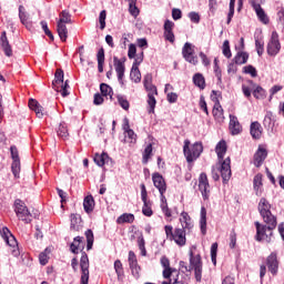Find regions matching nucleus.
Listing matches in <instances>:
<instances>
[{
  "mask_svg": "<svg viewBox=\"0 0 284 284\" xmlns=\"http://www.w3.org/2000/svg\"><path fill=\"white\" fill-rule=\"evenodd\" d=\"M0 236L3 239V241L9 245V247H12V254L13 256H19V243L17 242V237L10 232V229L8 226H4L0 229Z\"/></svg>",
  "mask_w": 284,
  "mask_h": 284,
  "instance_id": "423d86ee",
  "label": "nucleus"
},
{
  "mask_svg": "<svg viewBox=\"0 0 284 284\" xmlns=\"http://www.w3.org/2000/svg\"><path fill=\"white\" fill-rule=\"evenodd\" d=\"M219 94V91H212L211 99L212 101H216L215 105L213 106V116L216 121H223L225 116H223V106H221V103L219 102V98H216Z\"/></svg>",
  "mask_w": 284,
  "mask_h": 284,
  "instance_id": "2eb2a0df",
  "label": "nucleus"
},
{
  "mask_svg": "<svg viewBox=\"0 0 284 284\" xmlns=\"http://www.w3.org/2000/svg\"><path fill=\"white\" fill-rule=\"evenodd\" d=\"M100 92L103 97H110L112 99V95L114 94V91L112 90V87H110L106 83L100 84Z\"/></svg>",
  "mask_w": 284,
  "mask_h": 284,
  "instance_id": "37998d69",
  "label": "nucleus"
},
{
  "mask_svg": "<svg viewBox=\"0 0 284 284\" xmlns=\"http://www.w3.org/2000/svg\"><path fill=\"white\" fill-rule=\"evenodd\" d=\"M160 207L164 214V216H166V219H170L172 216V209H170V206H168V199L165 197V193H160Z\"/></svg>",
  "mask_w": 284,
  "mask_h": 284,
  "instance_id": "bb28decb",
  "label": "nucleus"
},
{
  "mask_svg": "<svg viewBox=\"0 0 284 284\" xmlns=\"http://www.w3.org/2000/svg\"><path fill=\"white\" fill-rule=\"evenodd\" d=\"M231 134L233 136H236V134H241L243 128L241 126V123L239 122V118L235 115L230 114V125Z\"/></svg>",
  "mask_w": 284,
  "mask_h": 284,
  "instance_id": "5701e85b",
  "label": "nucleus"
},
{
  "mask_svg": "<svg viewBox=\"0 0 284 284\" xmlns=\"http://www.w3.org/2000/svg\"><path fill=\"white\" fill-rule=\"evenodd\" d=\"M128 57L129 59H134L136 57V45L134 43L129 45Z\"/></svg>",
  "mask_w": 284,
  "mask_h": 284,
  "instance_id": "338daca9",
  "label": "nucleus"
},
{
  "mask_svg": "<svg viewBox=\"0 0 284 284\" xmlns=\"http://www.w3.org/2000/svg\"><path fill=\"white\" fill-rule=\"evenodd\" d=\"M70 227L73 232H79V230H81V215L71 214V226Z\"/></svg>",
  "mask_w": 284,
  "mask_h": 284,
  "instance_id": "c9c22d12",
  "label": "nucleus"
},
{
  "mask_svg": "<svg viewBox=\"0 0 284 284\" xmlns=\"http://www.w3.org/2000/svg\"><path fill=\"white\" fill-rule=\"evenodd\" d=\"M215 152L217 154L219 163H220V172L222 176V181L224 185H227L230 183V179H232V160L230 158H226L225 160L224 156L227 152V143L225 140H221L216 146H215Z\"/></svg>",
  "mask_w": 284,
  "mask_h": 284,
  "instance_id": "f03ea898",
  "label": "nucleus"
},
{
  "mask_svg": "<svg viewBox=\"0 0 284 284\" xmlns=\"http://www.w3.org/2000/svg\"><path fill=\"white\" fill-rule=\"evenodd\" d=\"M152 181L154 187L159 190L160 194H165V192H168V184H165V179H163V175L160 173H153Z\"/></svg>",
  "mask_w": 284,
  "mask_h": 284,
  "instance_id": "f3484780",
  "label": "nucleus"
},
{
  "mask_svg": "<svg viewBox=\"0 0 284 284\" xmlns=\"http://www.w3.org/2000/svg\"><path fill=\"white\" fill-rule=\"evenodd\" d=\"M81 254L82 255L80 258V284H88L90 283V258L88 257V253H85V251H82Z\"/></svg>",
  "mask_w": 284,
  "mask_h": 284,
  "instance_id": "0eeeda50",
  "label": "nucleus"
},
{
  "mask_svg": "<svg viewBox=\"0 0 284 284\" xmlns=\"http://www.w3.org/2000/svg\"><path fill=\"white\" fill-rule=\"evenodd\" d=\"M93 161L95 164H98L99 168H103V165H105L106 163H110L112 159H110V155H108V153L102 152L101 154L95 153Z\"/></svg>",
  "mask_w": 284,
  "mask_h": 284,
  "instance_id": "a878e982",
  "label": "nucleus"
},
{
  "mask_svg": "<svg viewBox=\"0 0 284 284\" xmlns=\"http://www.w3.org/2000/svg\"><path fill=\"white\" fill-rule=\"evenodd\" d=\"M85 239H87V250L90 251L92 248V245H94V233L92 230L85 231Z\"/></svg>",
  "mask_w": 284,
  "mask_h": 284,
  "instance_id": "a18cd8bd",
  "label": "nucleus"
},
{
  "mask_svg": "<svg viewBox=\"0 0 284 284\" xmlns=\"http://www.w3.org/2000/svg\"><path fill=\"white\" fill-rule=\"evenodd\" d=\"M141 200L143 203L142 207H152V202L148 200V189H145V184H141Z\"/></svg>",
  "mask_w": 284,
  "mask_h": 284,
  "instance_id": "4c0bfd02",
  "label": "nucleus"
},
{
  "mask_svg": "<svg viewBox=\"0 0 284 284\" xmlns=\"http://www.w3.org/2000/svg\"><path fill=\"white\" fill-rule=\"evenodd\" d=\"M0 47L2 48L6 57H12V45H10V41L8 40L6 31L1 32Z\"/></svg>",
  "mask_w": 284,
  "mask_h": 284,
  "instance_id": "412c9836",
  "label": "nucleus"
},
{
  "mask_svg": "<svg viewBox=\"0 0 284 284\" xmlns=\"http://www.w3.org/2000/svg\"><path fill=\"white\" fill-rule=\"evenodd\" d=\"M114 270L118 278L120 280L121 276H123V264L121 263V260H116L114 262Z\"/></svg>",
  "mask_w": 284,
  "mask_h": 284,
  "instance_id": "bf43d9fd",
  "label": "nucleus"
},
{
  "mask_svg": "<svg viewBox=\"0 0 284 284\" xmlns=\"http://www.w3.org/2000/svg\"><path fill=\"white\" fill-rule=\"evenodd\" d=\"M63 70L57 69L54 80L52 81L53 90L59 91V85H63Z\"/></svg>",
  "mask_w": 284,
  "mask_h": 284,
  "instance_id": "7c9ffc66",
  "label": "nucleus"
},
{
  "mask_svg": "<svg viewBox=\"0 0 284 284\" xmlns=\"http://www.w3.org/2000/svg\"><path fill=\"white\" fill-rule=\"evenodd\" d=\"M255 48L258 57H263V53L265 52V42H263V40L255 39Z\"/></svg>",
  "mask_w": 284,
  "mask_h": 284,
  "instance_id": "5fc2aeb1",
  "label": "nucleus"
},
{
  "mask_svg": "<svg viewBox=\"0 0 284 284\" xmlns=\"http://www.w3.org/2000/svg\"><path fill=\"white\" fill-rule=\"evenodd\" d=\"M149 114H154V108H156V98L154 94L148 93Z\"/></svg>",
  "mask_w": 284,
  "mask_h": 284,
  "instance_id": "de8ad7c7",
  "label": "nucleus"
},
{
  "mask_svg": "<svg viewBox=\"0 0 284 284\" xmlns=\"http://www.w3.org/2000/svg\"><path fill=\"white\" fill-rule=\"evenodd\" d=\"M116 223L119 225H121L123 223H134V214H132V213H123L122 215H120L118 217Z\"/></svg>",
  "mask_w": 284,
  "mask_h": 284,
  "instance_id": "ea45409f",
  "label": "nucleus"
},
{
  "mask_svg": "<svg viewBox=\"0 0 284 284\" xmlns=\"http://www.w3.org/2000/svg\"><path fill=\"white\" fill-rule=\"evenodd\" d=\"M247 59H250V53L245 51H239L233 58V61L236 63V65H244V63H247Z\"/></svg>",
  "mask_w": 284,
  "mask_h": 284,
  "instance_id": "2f4dec72",
  "label": "nucleus"
},
{
  "mask_svg": "<svg viewBox=\"0 0 284 284\" xmlns=\"http://www.w3.org/2000/svg\"><path fill=\"white\" fill-rule=\"evenodd\" d=\"M250 134L254 141L261 140V136H263V126L261 125V122L255 121L251 123Z\"/></svg>",
  "mask_w": 284,
  "mask_h": 284,
  "instance_id": "6ab92c4d",
  "label": "nucleus"
},
{
  "mask_svg": "<svg viewBox=\"0 0 284 284\" xmlns=\"http://www.w3.org/2000/svg\"><path fill=\"white\" fill-rule=\"evenodd\" d=\"M250 4L256 13L257 19L267 26V23H270V18L267 17V13H265V10H263V7H261V3L256 2V0H250Z\"/></svg>",
  "mask_w": 284,
  "mask_h": 284,
  "instance_id": "4468645a",
  "label": "nucleus"
},
{
  "mask_svg": "<svg viewBox=\"0 0 284 284\" xmlns=\"http://www.w3.org/2000/svg\"><path fill=\"white\" fill-rule=\"evenodd\" d=\"M275 123L276 120L274 119V113H272V111H267L263 120L265 130H274Z\"/></svg>",
  "mask_w": 284,
  "mask_h": 284,
  "instance_id": "c756f323",
  "label": "nucleus"
},
{
  "mask_svg": "<svg viewBox=\"0 0 284 284\" xmlns=\"http://www.w3.org/2000/svg\"><path fill=\"white\" fill-rule=\"evenodd\" d=\"M183 152L184 156L186 159L187 163H194L201 154H203V143L201 142H195L191 148H190V140L184 141V146H183Z\"/></svg>",
  "mask_w": 284,
  "mask_h": 284,
  "instance_id": "7ed1b4c3",
  "label": "nucleus"
},
{
  "mask_svg": "<svg viewBox=\"0 0 284 284\" xmlns=\"http://www.w3.org/2000/svg\"><path fill=\"white\" fill-rule=\"evenodd\" d=\"M130 79L131 81H134V83H141V71L139 70V67L132 65Z\"/></svg>",
  "mask_w": 284,
  "mask_h": 284,
  "instance_id": "a19ab883",
  "label": "nucleus"
},
{
  "mask_svg": "<svg viewBox=\"0 0 284 284\" xmlns=\"http://www.w3.org/2000/svg\"><path fill=\"white\" fill-rule=\"evenodd\" d=\"M164 38L170 43H174L175 37H174V22L172 20H165L164 21Z\"/></svg>",
  "mask_w": 284,
  "mask_h": 284,
  "instance_id": "a211bd4d",
  "label": "nucleus"
},
{
  "mask_svg": "<svg viewBox=\"0 0 284 284\" xmlns=\"http://www.w3.org/2000/svg\"><path fill=\"white\" fill-rule=\"evenodd\" d=\"M199 190L203 196L204 201L210 199V181L207 180V174L201 173L199 176Z\"/></svg>",
  "mask_w": 284,
  "mask_h": 284,
  "instance_id": "9b49d317",
  "label": "nucleus"
},
{
  "mask_svg": "<svg viewBox=\"0 0 284 284\" xmlns=\"http://www.w3.org/2000/svg\"><path fill=\"white\" fill-rule=\"evenodd\" d=\"M11 172L14 179H19V174L21 172V160H16L11 164Z\"/></svg>",
  "mask_w": 284,
  "mask_h": 284,
  "instance_id": "49530a36",
  "label": "nucleus"
},
{
  "mask_svg": "<svg viewBox=\"0 0 284 284\" xmlns=\"http://www.w3.org/2000/svg\"><path fill=\"white\" fill-rule=\"evenodd\" d=\"M192 270H194L196 283H201L203 276V262L201 261V255L197 254L194 256V252L190 251L189 272H192Z\"/></svg>",
  "mask_w": 284,
  "mask_h": 284,
  "instance_id": "39448f33",
  "label": "nucleus"
},
{
  "mask_svg": "<svg viewBox=\"0 0 284 284\" xmlns=\"http://www.w3.org/2000/svg\"><path fill=\"white\" fill-rule=\"evenodd\" d=\"M248 83H250V85L255 88L253 90V97L255 99L263 100L267 97V91H265V89H263V87L256 85V83H254V80H248Z\"/></svg>",
  "mask_w": 284,
  "mask_h": 284,
  "instance_id": "b1692460",
  "label": "nucleus"
},
{
  "mask_svg": "<svg viewBox=\"0 0 284 284\" xmlns=\"http://www.w3.org/2000/svg\"><path fill=\"white\" fill-rule=\"evenodd\" d=\"M193 83L196 88H200V90H205V77L201 73H195L193 75Z\"/></svg>",
  "mask_w": 284,
  "mask_h": 284,
  "instance_id": "58836bf2",
  "label": "nucleus"
},
{
  "mask_svg": "<svg viewBox=\"0 0 284 284\" xmlns=\"http://www.w3.org/2000/svg\"><path fill=\"white\" fill-rule=\"evenodd\" d=\"M250 4L256 13L257 19L267 26V23H270V18L267 17V13H265V10H263V7H261V3L256 2V0H250Z\"/></svg>",
  "mask_w": 284,
  "mask_h": 284,
  "instance_id": "ddd939ff",
  "label": "nucleus"
},
{
  "mask_svg": "<svg viewBox=\"0 0 284 284\" xmlns=\"http://www.w3.org/2000/svg\"><path fill=\"white\" fill-rule=\"evenodd\" d=\"M58 23H72V14H70V11L63 10L60 13V19L58 20Z\"/></svg>",
  "mask_w": 284,
  "mask_h": 284,
  "instance_id": "c03bdc74",
  "label": "nucleus"
},
{
  "mask_svg": "<svg viewBox=\"0 0 284 284\" xmlns=\"http://www.w3.org/2000/svg\"><path fill=\"white\" fill-rule=\"evenodd\" d=\"M181 225H182V230H192V227H194V223H192V217H190V214H187V212H182L181 213Z\"/></svg>",
  "mask_w": 284,
  "mask_h": 284,
  "instance_id": "c85d7f7f",
  "label": "nucleus"
},
{
  "mask_svg": "<svg viewBox=\"0 0 284 284\" xmlns=\"http://www.w3.org/2000/svg\"><path fill=\"white\" fill-rule=\"evenodd\" d=\"M68 88H70V84L68 83V80L62 84H58V92H61V97L65 98L70 95V92H68Z\"/></svg>",
  "mask_w": 284,
  "mask_h": 284,
  "instance_id": "864d4df0",
  "label": "nucleus"
},
{
  "mask_svg": "<svg viewBox=\"0 0 284 284\" xmlns=\"http://www.w3.org/2000/svg\"><path fill=\"white\" fill-rule=\"evenodd\" d=\"M98 59V71L100 73L103 72V64L105 63V50L103 48H100L97 53Z\"/></svg>",
  "mask_w": 284,
  "mask_h": 284,
  "instance_id": "f704fd0d",
  "label": "nucleus"
},
{
  "mask_svg": "<svg viewBox=\"0 0 284 284\" xmlns=\"http://www.w3.org/2000/svg\"><path fill=\"white\" fill-rule=\"evenodd\" d=\"M253 187L256 196L263 194V174L257 173L253 179Z\"/></svg>",
  "mask_w": 284,
  "mask_h": 284,
  "instance_id": "393cba45",
  "label": "nucleus"
},
{
  "mask_svg": "<svg viewBox=\"0 0 284 284\" xmlns=\"http://www.w3.org/2000/svg\"><path fill=\"white\" fill-rule=\"evenodd\" d=\"M277 21L284 26V8H277Z\"/></svg>",
  "mask_w": 284,
  "mask_h": 284,
  "instance_id": "774afa93",
  "label": "nucleus"
},
{
  "mask_svg": "<svg viewBox=\"0 0 284 284\" xmlns=\"http://www.w3.org/2000/svg\"><path fill=\"white\" fill-rule=\"evenodd\" d=\"M13 210L16 216H18L20 221H23V223H32V213H30V210H28L26 202H23L21 199H17L14 201Z\"/></svg>",
  "mask_w": 284,
  "mask_h": 284,
  "instance_id": "20e7f679",
  "label": "nucleus"
},
{
  "mask_svg": "<svg viewBox=\"0 0 284 284\" xmlns=\"http://www.w3.org/2000/svg\"><path fill=\"white\" fill-rule=\"evenodd\" d=\"M40 26H41V28H42L44 34H47V37H49V39H50L51 41H54V36L52 34V31H50V29L48 28V22H47L45 20H42V21L40 22Z\"/></svg>",
  "mask_w": 284,
  "mask_h": 284,
  "instance_id": "4d7b16f0",
  "label": "nucleus"
},
{
  "mask_svg": "<svg viewBox=\"0 0 284 284\" xmlns=\"http://www.w3.org/2000/svg\"><path fill=\"white\" fill-rule=\"evenodd\" d=\"M19 19L21 23H28V13H26V8L23 6L19 7Z\"/></svg>",
  "mask_w": 284,
  "mask_h": 284,
  "instance_id": "680f3d73",
  "label": "nucleus"
},
{
  "mask_svg": "<svg viewBox=\"0 0 284 284\" xmlns=\"http://www.w3.org/2000/svg\"><path fill=\"white\" fill-rule=\"evenodd\" d=\"M200 230L203 236L207 234V211L204 206L201 207Z\"/></svg>",
  "mask_w": 284,
  "mask_h": 284,
  "instance_id": "cd10ccee",
  "label": "nucleus"
},
{
  "mask_svg": "<svg viewBox=\"0 0 284 284\" xmlns=\"http://www.w3.org/2000/svg\"><path fill=\"white\" fill-rule=\"evenodd\" d=\"M128 262L132 276H134V278H141V266L139 265L136 254L133 251L129 252Z\"/></svg>",
  "mask_w": 284,
  "mask_h": 284,
  "instance_id": "9d476101",
  "label": "nucleus"
},
{
  "mask_svg": "<svg viewBox=\"0 0 284 284\" xmlns=\"http://www.w3.org/2000/svg\"><path fill=\"white\" fill-rule=\"evenodd\" d=\"M57 134L60 139H63V141H65V139L70 136V133H68V124H65V122L59 124L57 129Z\"/></svg>",
  "mask_w": 284,
  "mask_h": 284,
  "instance_id": "e433bc0d",
  "label": "nucleus"
},
{
  "mask_svg": "<svg viewBox=\"0 0 284 284\" xmlns=\"http://www.w3.org/2000/svg\"><path fill=\"white\" fill-rule=\"evenodd\" d=\"M219 252V243H213L211 245V261L213 263V265H216V254Z\"/></svg>",
  "mask_w": 284,
  "mask_h": 284,
  "instance_id": "13d9d810",
  "label": "nucleus"
},
{
  "mask_svg": "<svg viewBox=\"0 0 284 284\" xmlns=\"http://www.w3.org/2000/svg\"><path fill=\"white\" fill-rule=\"evenodd\" d=\"M257 210L264 221L265 224H261L260 222H255L256 235L255 241L261 243L265 241L266 243H272V236H274V230H276V216L272 214V204L267 201V199L262 197L260 200Z\"/></svg>",
  "mask_w": 284,
  "mask_h": 284,
  "instance_id": "f257e3e1",
  "label": "nucleus"
},
{
  "mask_svg": "<svg viewBox=\"0 0 284 284\" xmlns=\"http://www.w3.org/2000/svg\"><path fill=\"white\" fill-rule=\"evenodd\" d=\"M266 265L268 267V272H271L273 276H276V274H278V255L276 252H272L267 256Z\"/></svg>",
  "mask_w": 284,
  "mask_h": 284,
  "instance_id": "dca6fc26",
  "label": "nucleus"
},
{
  "mask_svg": "<svg viewBox=\"0 0 284 284\" xmlns=\"http://www.w3.org/2000/svg\"><path fill=\"white\" fill-rule=\"evenodd\" d=\"M83 241V237L81 236H75L73 240V243L70 245V250L72 254H79V244H81Z\"/></svg>",
  "mask_w": 284,
  "mask_h": 284,
  "instance_id": "09e8293b",
  "label": "nucleus"
},
{
  "mask_svg": "<svg viewBox=\"0 0 284 284\" xmlns=\"http://www.w3.org/2000/svg\"><path fill=\"white\" fill-rule=\"evenodd\" d=\"M113 65L118 74L120 85H125V82H123V77H125V59L120 60L119 58L113 57Z\"/></svg>",
  "mask_w": 284,
  "mask_h": 284,
  "instance_id": "f8f14e48",
  "label": "nucleus"
},
{
  "mask_svg": "<svg viewBox=\"0 0 284 284\" xmlns=\"http://www.w3.org/2000/svg\"><path fill=\"white\" fill-rule=\"evenodd\" d=\"M118 103L122 106L123 110H130V102L128 99H125V97L118 95Z\"/></svg>",
  "mask_w": 284,
  "mask_h": 284,
  "instance_id": "052dcab7",
  "label": "nucleus"
},
{
  "mask_svg": "<svg viewBox=\"0 0 284 284\" xmlns=\"http://www.w3.org/2000/svg\"><path fill=\"white\" fill-rule=\"evenodd\" d=\"M235 4H236V0H230L229 13H227V20H226L227 26H230L232 23V19L234 17V6Z\"/></svg>",
  "mask_w": 284,
  "mask_h": 284,
  "instance_id": "603ef678",
  "label": "nucleus"
},
{
  "mask_svg": "<svg viewBox=\"0 0 284 284\" xmlns=\"http://www.w3.org/2000/svg\"><path fill=\"white\" fill-rule=\"evenodd\" d=\"M83 207L87 214H91V212H94V197L92 195H87L84 197Z\"/></svg>",
  "mask_w": 284,
  "mask_h": 284,
  "instance_id": "473e14b6",
  "label": "nucleus"
},
{
  "mask_svg": "<svg viewBox=\"0 0 284 284\" xmlns=\"http://www.w3.org/2000/svg\"><path fill=\"white\" fill-rule=\"evenodd\" d=\"M243 73L250 74L253 79H256V77H258V71H256V68H254V65H252V64L244 67Z\"/></svg>",
  "mask_w": 284,
  "mask_h": 284,
  "instance_id": "8fccbe9b",
  "label": "nucleus"
},
{
  "mask_svg": "<svg viewBox=\"0 0 284 284\" xmlns=\"http://www.w3.org/2000/svg\"><path fill=\"white\" fill-rule=\"evenodd\" d=\"M50 250L45 248L44 252L40 253L39 255V261H40V265H48V254H49Z\"/></svg>",
  "mask_w": 284,
  "mask_h": 284,
  "instance_id": "e2e57ef3",
  "label": "nucleus"
},
{
  "mask_svg": "<svg viewBox=\"0 0 284 284\" xmlns=\"http://www.w3.org/2000/svg\"><path fill=\"white\" fill-rule=\"evenodd\" d=\"M231 250H234L236 247V232L234 230L231 231L230 233V244H229Z\"/></svg>",
  "mask_w": 284,
  "mask_h": 284,
  "instance_id": "69168bd1",
  "label": "nucleus"
},
{
  "mask_svg": "<svg viewBox=\"0 0 284 284\" xmlns=\"http://www.w3.org/2000/svg\"><path fill=\"white\" fill-rule=\"evenodd\" d=\"M151 158H152V143H149L142 153V163L146 165V163L150 161Z\"/></svg>",
  "mask_w": 284,
  "mask_h": 284,
  "instance_id": "79ce46f5",
  "label": "nucleus"
},
{
  "mask_svg": "<svg viewBox=\"0 0 284 284\" xmlns=\"http://www.w3.org/2000/svg\"><path fill=\"white\" fill-rule=\"evenodd\" d=\"M108 17V12L102 10L99 16L100 30H105V19Z\"/></svg>",
  "mask_w": 284,
  "mask_h": 284,
  "instance_id": "0e129e2a",
  "label": "nucleus"
},
{
  "mask_svg": "<svg viewBox=\"0 0 284 284\" xmlns=\"http://www.w3.org/2000/svg\"><path fill=\"white\" fill-rule=\"evenodd\" d=\"M222 52L226 59H232V50L230 49V40L223 42Z\"/></svg>",
  "mask_w": 284,
  "mask_h": 284,
  "instance_id": "6e6d98bb",
  "label": "nucleus"
},
{
  "mask_svg": "<svg viewBox=\"0 0 284 284\" xmlns=\"http://www.w3.org/2000/svg\"><path fill=\"white\" fill-rule=\"evenodd\" d=\"M182 57L187 63L192 65H196L199 63V57L194 55V45L192 43L186 42L182 48Z\"/></svg>",
  "mask_w": 284,
  "mask_h": 284,
  "instance_id": "1a4fd4ad",
  "label": "nucleus"
},
{
  "mask_svg": "<svg viewBox=\"0 0 284 284\" xmlns=\"http://www.w3.org/2000/svg\"><path fill=\"white\" fill-rule=\"evenodd\" d=\"M266 52L268 57H276L281 52V40L278 39V32L273 31L266 45Z\"/></svg>",
  "mask_w": 284,
  "mask_h": 284,
  "instance_id": "6e6552de",
  "label": "nucleus"
},
{
  "mask_svg": "<svg viewBox=\"0 0 284 284\" xmlns=\"http://www.w3.org/2000/svg\"><path fill=\"white\" fill-rule=\"evenodd\" d=\"M172 241H174L180 247H183L185 243H187V239L185 237V230L175 229L173 232Z\"/></svg>",
  "mask_w": 284,
  "mask_h": 284,
  "instance_id": "aec40b11",
  "label": "nucleus"
},
{
  "mask_svg": "<svg viewBox=\"0 0 284 284\" xmlns=\"http://www.w3.org/2000/svg\"><path fill=\"white\" fill-rule=\"evenodd\" d=\"M57 31L61 41L68 40V27L65 26V23L57 22Z\"/></svg>",
  "mask_w": 284,
  "mask_h": 284,
  "instance_id": "72a5a7b5",
  "label": "nucleus"
},
{
  "mask_svg": "<svg viewBox=\"0 0 284 284\" xmlns=\"http://www.w3.org/2000/svg\"><path fill=\"white\" fill-rule=\"evenodd\" d=\"M124 143H136V133H134V130H129L124 133Z\"/></svg>",
  "mask_w": 284,
  "mask_h": 284,
  "instance_id": "3c124183",
  "label": "nucleus"
},
{
  "mask_svg": "<svg viewBox=\"0 0 284 284\" xmlns=\"http://www.w3.org/2000/svg\"><path fill=\"white\" fill-rule=\"evenodd\" d=\"M267 159V150L264 148H258L254 154V165L255 168H261L263 162Z\"/></svg>",
  "mask_w": 284,
  "mask_h": 284,
  "instance_id": "4be33fe9",
  "label": "nucleus"
}]
</instances>
